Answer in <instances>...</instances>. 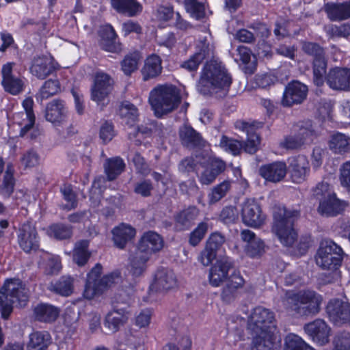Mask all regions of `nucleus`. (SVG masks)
<instances>
[{
  "instance_id": "1",
  "label": "nucleus",
  "mask_w": 350,
  "mask_h": 350,
  "mask_svg": "<svg viewBox=\"0 0 350 350\" xmlns=\"http://www.w3.org/2000/svg\"><path fill=\"white\" fill-rule=\"evenodd\" d=\"M232 83V77L217 59L207 62L201 72L198 90L204 95L225 96Z\"/></svg>"
},
{
  "instance_id": "2",
  "label": "nucleus",
  "mask_w": 350,
  "mask_h": 350,
  "mask_svg": "<svg viewBox=\"0 0 350 350\" xmlns=\"http://www.w3.org/2000/svg\"><path fill=\"white\" fill-rule=\"evenodd\" d=\"M282 306L286 312L296 317L314 315L320 310L322 297L314 291L298 293L288 291L282 299Z\"/></svg>"
},
{
  "instance_id": "3",
  "label": "nucleus",
  "mask_w": 350,
  "mask_h": 350,
  "mask_svg": "<svg viewBox=\"0 0 350 350\" xmlns=\"http://www.w3.org/2000/svg\"><path fill=\"white\" fill-rule=\"evenodd\" d=\"M234 126L236 129L247 134V139L244 146L238 140L222 136L219 142V146L224 150L233 155L239 154L242 149L250 154L255 153L258 150L260 144V138L256 133V131L262 126V123L237 120L234 123Z\"/></svg>"
},
{
  "instance_id": "4",
  "label": "nucleus",
  "mask_w": 350,
  "mask_h": 350,
  "mask_svg": "<svg viewBox=\"0 0 350 350\" xmlns=\"http://www.w3.org/2000/svg\"><path fill=\"white\" fill-rule=\"evenodd\" d=\"M148 101L155 115L161 117L177 108L180 102V92L174 85H158L150 91Z\"/></svg>"
},
{
  "instance_id": "5",
  "label": "nucleus",
  "mask_w": 350,
  "mask_h": 350,
  "mask_svg": "<svg viewBox=\"0 0 350 350\" xmlns=\"http://www.w3.org/2000/svg\"><path fill=\"white\" fill-rule=\"evenodd\" d=\"M299 216L297 211L286 209L284 206H278L274 210L272 230L283 245L291 246L296 240L297 232L293 224Z\"/></svg>"
},
{
  "instance_id": "6",
  "label": "nucleus",
  "mask_w": 350,
  "mask_h": 350,
  "mask_svg": "<svg viewBox=\"0 0 350 350\" xmlns=\"http://www.w3.org/2000/svg\"><path fill=\"white\" fill-rule=\"evenodd\" d=\"M28 301L27 291L19 279L7 280L0 290V312L6 319L12 312L14 304L21 307Z\"/></svg>"
},
{
  "instance_id": "7",
  "label": "nucleus",
  "mask_w": 350,
  "mask_h": 350,
  "mask_svg": "<svg viewBox=\"0 0 350 350\" xmlns=\"http://www.w3.org/2000/svg\"><path fill=\"white\" fill-rule=\"evenodd\" d=\"M102 267L100 264L96 265L88 274L87 281L83 291V297L87 299H92L101 295L107 288L120 280L118 272L111 273L100 278Z\"/></svg>"
},
{
  "instance_id": "8",
  "label": "nucleus",
  "mask_w": 350,
  "mask_h": 350,
  "mask_svg": "<svg viewBox=\"0 0 350 350\" xmlns=\"http://www.w3.org/2000/svg\"><path fill=\"white\" fill-rule=\"evenodd\" d=\"M342 250L331 240L321 243L315 260L317 265L323 269L336 270L341 264Z\"/></svg>"
},
{
  "instance_id": "9",
  "label": "nucleus",
  "mask_w": 350,
  "mask_h": 350,
  "mask_svg": "<svg viewBox=\"0 0 350 350\" xmlns=\"http://www.w3.org/2000/svg\"><path fill=\"white\" fill-rule=\"evenodd\" d=\"M247 329L251 332L276 329L274 312L263 306H256L252 308L247 315Z\"/></svg>"
},
{
  "instance_id": "10",
  "label": "nucleus",
  "mask_w": 350,
  "mask_h": 350,
  "mask_svg": "<svg viewBox=\"0 0 350 350\" xmlns=\"http://www.w3.org/2000/svg\"><path fill=\"white\" fill-rule=\"evenodd\" d=\"M294 131L295 132L294 135H289L281 142L282 147L286 149L298 148L304 144L311 143L317 136L310 121L297 124Z\"/></svg>"
},
{
  "instance_id": "11",
  "label": "nucleus",
  "mask_w": 350,
  "mask_h": 350,
  "mask_svg": "<svg viewBox=\"0 0 350 350\" xmlns=\"http://www.w3.org/2000/svg\"><path fill=\"white\" fill-rule=\"evenodd\" d=\"M302 48L306 53L314 56V82L317 85L321 86L324 82L327 66L323 49L318 44L312 42L304 43Z\"/></svg>"
},
{
  "instance_id": "12",
  "label": "nucleus",
  "mask_w": 350,
  "mask_h": 350,
  "mask_svg": "<svg viewBox=\"0 0 350 350\" xmlns=\"http://www.w3.org/2000/svg\"><path fill=\"white\" fill-rule=\"evenodd\" d=\"M241 218L243 223L251 228H259L265 221L260 204L254 199H247L241 204Z\"/></svg>"
},
{
  "instance_id": "13",
  "label": "nucleus",
  "mask_w": 350,
  "mask_h": 350,
  "mask_svg": "<svg viewBox=\"0 0 350 350\" xmlns=\"http://www.w3.org/2000/svg\"><path fill=\"white\" fill-rule=\"evenodd\" d=\"M251 333L252 350H275L280 346L281 338L277 329Z\"/></svg>"
},
{
  "instance_id": "14",
  "label": "nucleus",
  "mask_w": 350,
  "mask_h": 350,
  "mask_svg": "<svg viewBox=\"0 0 350 350\" xmlns=\"http://www.w3.org/2000/svg\"><path fill=\"white\" fill-rule=\"evenodd\" d=\"M211 38L208 33L200 38L196 52L188 60L182 64V67L189 71L196 70L204 59L211 57L213 46L211 44Z\"/></svg>"
},
{
  "instance_id": "15",
  "label": "nucleus",
  "mask_w": 350,
  "mask_h": 350,
  "mask_svg": "<svg viewBox=\"0 0 350 350\" xmlns=\"http://www.w3.org/2000/svg\"><path fill=\"white\" fill-rule=\"evenodd\" d=\"M44 117L55 127H62L68 122L69 110L64 100L55 99L47 104Z\"/></svg>"
},
{
  "instance_id": "16",
  "label": "nucleus",
  "mask_w": 350,
  "mask_h": 350,
  "mask_svg": "<svg viewBox=\"0 0 350 350\" xmlns=\"http://www.w3.org/2000/svg\"><path fill=\"white\" fill-rule=\"evenodd\" d=\"M113 83V79L109 75L101 71L97 72L92 88V100L98 105H103L107 100Z\"/></svg>"
},
{
  "instance_id": "17",
  "label": "nucleus",
  "mask_w": 350,
  "mask_h": 350,
  "mask_svg": "<svg viewBox=\"0 0 350 350\" xmlns=\"http://www.w3.org/2000/svg\"><path fill=\"white\" fill-rule=\"evenodd\" d=\"M23 111L15 113L13 122L21 128V136H25L33 128L35 116L33 111V100L31 98H25L22 103Z\"/></svg>"
},
{
  "instance_id": "18",
  "label": "nucleus",
  "mask_w": 350,
  "mask_h": 350,
  "mask_svg": "<svg viewBox=\"0 0 350 350\" xmlns=\"http://www.w3.org/2000/svg\"><path fill=\"white\" fill-rule=\"evenodd\" d=\"M304 329L313 342L320 345H325L329 340L331 329L322 319H318L306 324Z\"/></svg>"
},
{
  "instance_id": "19",
  "label": "nucleus",
  "mask_w": 350,
  "mask_h": 350,
  "mask_svg": "<svg viewBox=\"0 0 350 350\" xmlns=\"http://www.w3.org/2000/svg\"><path fill=\"white\" fill-rule=\"evenodd\" d=\"M18 242L25 252L36 250L39 247V238L35 226L30 222L25 223L18 233Z\"/></svg>"
},
{
  "instance_id": "20",
  "label": "nucleus",
  "mask_w": 350,
  "mask_h": 350,
  "mask_svg": "<svg viewBox=\"0 0 350 350\" xmlns=\"http://www.w3.org/2000/svg\"><path fill=\"white\" fill-rule=\"evenodd\" d=\"M288 170L291 178L293 183H301L308 176L310 167L307 157L304 155H298L288 159Z\"/></svg>"
},
{
  "instance_id": "21",
  "label": "nucleus",
  "mask_w": 350,
  "mask_h": 350,
  "mask_svg": "<svg viewBox=\"0 0 350 350\" xmlns=\"http://www.w3.org/2000/svg\"><path fill=\"white\" fill-rule=\"evenodd\" d=\"M177 286V280L171 270L162 269L157 271L153 283L150 286L149 293H165Z\"/></svg>"
},
{
  "instance_id": "22",
  "label": "nucleus",
  "mask_w": 350,
  "mask_h": 350,
  "mask_svg": "<svg viewBox=\"0 0 350 350\" xmlns=\"http://www.w3.org/2000/svg\"><path fill=\"white\" fill-rule=\"evenodd\" d=\"M307 92L306 85L299 81H293L286 87L282 103L286 107L301 103L306 98Z\"/></svg>"
},
{
  "instance_id": "23",
  "label": "nucleus",
  "mask_w": 350,
  "mask_h": 350,
  "mask_svg": "<svg viewBox=\"0 0 350 350\" xmlns=\"http://www.w3.org/2000/svg\"><path fill=\"white\" fill-rule=\"evenodd\" d=\"M329 319L334 323H350V304L339 299L330 300L326 308Z\"/></svg>"
},
{
  "instance_id": "24",
  "label": "nucleus",
  "mask_w": 350,
  "mask_h": 350,
  "mask_svg": "<svg viewBox=\"0 0 350 350\" xmlns=\"http://www.w3.org/2000/svg\"><path fill=\"white\" fill-rule=\"evenodd\" d=\"M232 267L230 260L224 256L217 259L215 265L211 268L208 275V281L211 286L217 287L226 279L230 269Z\"/></svg>"
},
{
  "instance_id": "25",
  "label": "nucleus",
  "mask_w": 350,
  "mask_h": 350,
  "mask_svg": "<svg viewBox=\"0 0 350 350\" xmlns=\"http://www.w3.org/2000/svg\"><path fill=\"white\" fill-rule=\"evenodd\" d=\"M163 247V240L160 234L153 231H148L142 236L137 250L150 257L152 254L160 251Z\"/></svg>"
},
{
  "instance_id": "26",
  "label": "nucleus",
  "mask_w": 350,
  "mask_h": 350,
  "mask_svg": "<svg viewBox=\"0 0 350 350\" xmlns=\"http://www.w3.org/2000/svg\"><path fill=\"white\" fill-rule=\"evenodd\" d=\"M202 170L198 174V179L202 185H210L215 181L217 176L221 174L226 167L225 163L221 160L213 158L209 159L205 165H202Z\"/></svg>"
},
{
  "instance_id": "27",
  "label": "nucleus",
  "mask_w": 350,
  "mask_h": 350,
  "mask_svg": "<svg viewBox=\"0 0 350 350\" xmlns=\"http://www.w3.org/2000/svg\"><path fill=\"white\" fill-rule=\"evenodd\" d=\"M13 66L14 64L10 62L3 66L1 84L6 92L16 95L23 91L24 82L21 78L12 75Z\"/></svg>"
},
{
  "instance_id": "28",
  "label": "nucleus",
  "mask_w": 350,
  "mask_h": 350,
  "mask_svg": "<svg viewBox=\"0 0 350 350\" xmlns=\"http://www.w3.org/2000/svg\"><path fill=\"white\" fill-rule=\"evenodd\" d=\"M57 64L50 55L35 57L30 67L31 74L39 79H44L57 69Z\"/></svg>"
},
{
  "instance_id": "29",
  "label": "nucleus",
  "mask_w": 350,
  "mask_h": 350,
  "mask_svg": "<svg viewBox=\"0 0 350 350\" xmlns=\"http://www.w3.org/2000/svg\"><path fill=\"white\" fill-rule=\"evenodd\" d=\"M348 204L336 197V193L319 201L318 213L325 217L336 216L342 211Z\"/></svg>"
},
{
  "instance_id": "30",
  "label": "nucleus",
  "mask_w": 350,
  "mask_h": 350,
  "mask_svg": "<svg viewBox=\"0 0 350 350\" xmlns=\"http://www.w3.org/2000/svg\"><path fill=\"white\" fill-rule=\"evenodd\" d=\"M241 239L247 244L245 251L252 258L260 256L265 252V243L262 239L250 230L245 229L241 232Z\"/></svg>"
},
{
  "instance_id": "31",
  "label": "nucleus",
  "mask_w": 350,
  "mask_h": 350,
  "mask_svg": "<svg viewBox=\"0 0 350 350\" xmlns=\"http://www.w3.org/2000/svg\"><path fill=\"white\" fill-rule=\"evenodd\" d=\"M111 234L114 245L120 249H123L126 243L135 237L136 230L131 225L122 223L113 228Z\"/></svg>"
},
{
  "instance_id": "32",
  "label": "nucleus",
  "mask_w": 350,
  "mask_h": 350,
  "mask_svg": "<svg viewBox=\"0 0 350 350\" xmlns=\"http://www.w3.org/2000/svg\"><path fill=\"white\" fill-rule=\"evenodd\" d=\"M286 165L283 162H274L265 165L260 168V174L268 181L277 183L286 176Z\"/></svg>"
},
{
  "instance_id": "33",
  "label": "nucleus",
  "mask_w": 350,
  "mask_h": 350,
  "mask_svg": "<svg viewBox=\"0 0 350 350\" xmlns=\"http://www.w3.org/2000/svg\"><path fill=\"white\" fill-rule=\"evenodd\" d=\"M129 316L128 311L124 308L114 309L107 314L104 325L110 332L114 333L126 323Z\"/></svg>"
},
{
  "instance_id": "34",
  "label": "nucleus",
  "mask_w": 350,
  "mask_h": 350,
  "mask_svg": "<svg viewBox=\"0 0 350 350\" xmlns=\"http://www.w3.org/2000/svg\"><path fill=\"white\" fill-rule=\"evenodd\" d=\"M244 280L239 272H234L228 278L221 293V298L226 302L233 301L237 296V290L244 284Z\"/></svg>"
},
{
  "instance_id": "35",
  "label": "nucleus",
  "mask_w": 350,
  "mask_h": 350,
  "mask_svg": "<svg viewBox=\"0 0 350 350\" xmlns=\"http://www.w3.org/2000/svg\"><path fill=\"white\" fill-rule=\"evenodd\" d=\"M161 59L157 55L148 56L144 62L141 72L144 81L154 79L161 75L162 72Z\"/></svg>"
},
{
  "instance_id": "36",
  "label": "nucleus",
  "mask_w": 350,
  "mask_h": 350,
  "mask_svg": "<svg viewBox=\"0 0 350 350\" xmlns=\"http://www.w3.org/2000/svg\"><path fill=\"white\" fill-rule=\"evenodd\" d=\"M325 11L332 21H341L350 17V1L341 3H327Z\"/></svg>"
},
{
  "instance_id": "37",
  "label": "nucleus",
  "mask_w": 350,
  "mask_h": 350,
  "mask_svg": "<svg viewBox=\"0 0 350 350\" xmlns=\"http://www.w3.org/2000/svg\"><path fill=\"white\" fill-rule=\"evenodd\" d=\"M111 6L118 12L133 16L142 10V5L136 0H111Z\"/></svg>"
},
{
  "instance_id": "38",
  "label": "nucleus",
  "mask_w": 350,
  "mask_h": 350,
  "mask_svg": "<svg viewBox=\"0 0 350 350\" xmlns=\"http://www.w3.org/2000/svg\"><path fill=\"white\" fill-rule=\"evenodd\" d=\"M150 257L136 250L131 257L129 273L134 278L142 276L147 269V262Z\"/></svg>"
},
{
  "instance_id": "39",
  "label": "nucleus",
  "mask_w": 350,
  "mask_h": 350,
  "mask_svg": "<svg viewBox=\"0 0 350 350\" xmlns=\"http://www.w3.org/2000/svg\"><path fill=\"white\" fill-rule=\"evenodd\" d=\"M345 68L335 67L329 70L326 81L330 88L345 91Z\"/></svg>"
},
{
  "instance_id": "40",
  "label": "nucleus",
  "mask_w": 350,
  "mask_h": 350,
  "mask_svg": "<svg viewBox=\"0 0 350 350\" xmlns=\"http://www.w3.org/2000/svg\"><path fill=\"white\" fill-rule=\"evenodd\" d=\"M51 343V336L47 332H35L29 335L27 350H45Z\"/></svg>"
},
{
  "instance_id": "41",
  "label": "nucleus",
  "mask_w": 350,
  "mask_h": 350,
  "mask_svg": "<svg viewBox=\"0 0 350 350\" xmlns=\"http://www.w3.org/2000/svg\"><path fill=\"white\" fill-rule=\"evenodd\" d=\"M40 267L44 269L47 274L58 273L62 269L60 258L57 256L52 255L48 252H42L40 255Z\"/></svg>"
},
{
  "instance_id": "42",
  "label": "nucleus",
  "mask_w": 350,
  "mask_h": 350,
  "mask_svg": "<svg viewBox=\"0 0 350 350\" xmlns=\"http://www.w3.org/2000/svg\"><path fill=\"white\" fill-rule=\"evenodd\" d=\"M33 314L36 319L43 322H51L59 314L58 310L51 305L41 304L35 307Z\"/></svg>"
},
{
  "instance_id": "43",
  "label": "nucleus",
  "mask_w": 350,
  "mask_h": 350,
  "mask_svg": "<svg viewBox=\"0 0 350 350\" xmlns=\"http://www.w3.org/2000/svg\"><path fill=\"white\" fill-rule=\"evenodd\" d=\"M329 146L335 153L347 152L350 150V137L341 133L333 134Z\"/></svg>"
},
{
  "instance_id": "44",
  "label": "nucleus",
  "mask_w": 350,
  "mask_h": 350,
  "mask_svg": "<svg viewBox=\"0 0 350 350\" xmlns=\"http://www.w3.org/2000/svg\"><path fill=\"white\" fill-rule=\"evenodd\" d=\"M237 53L240 61L244 65L243 70L246 74H252L256 68V58L252 55L250 50L243 46L237 48Z\"/></svg>"
},
{
  "instance_id": "45",
  "label": "nucleus",
  "mask_w": 350,
  "mask_h": 350,
  "mask_svg": "<svg viewBox=\"0 0 350 350\" xmlns=\"http://www.w3.org/2000/svg\"><path fill=\"white\" fill-rule=\"evenodd\" d=\"M104 167L108 180H113L124 171L125 163L121 158L114 157L107 159Z\"/></svg>"
},
{
  "instance_id": "46",
  "label": "nucleus",
  "mask_w": 350,
  "mask_h": 350,
  "mask_svg": "<svg viewBox=\"0 0 350 350\" xmlns=\"http://www.w3.org/2000/svg\"><path fill=\"white\" fill-rule=\"evenodd\" d=\"M198 213V209L195 206H191L180 211L175 217L177 228L183 230L189 226L191 223L197 218Z\"/></svg>"
},
{
  "instance_id": "47",
  "label": "nucleus",
  "mask_w": 350,
  "mask_h": 350,
  "mask_svg": "<svg viewBox=\"0 0 350 350\" xmlns=\"http://www.w3.org/2000/svg\"><path fill=\"white\" fill-rule=\"evenodd\" d=\"M88 246L89 242L86 240L80 241L75 245L72 258L79 266L85 265L90 257Z\"/></svg>"
},
{
  "instance_id": "48",
  "label": "nucleus",
  "mask_w": 350,
  "mask_h": 350,
  "mask_svg": "<svg viewBox=\"0 0 350 350\" xmlns=\"http://www.w3.org/2000/svg\"><path fill=\"white\" fill-rule=\"evenodd\" d=\"M120 115L126 124L132 126L137 120L138 110L129 101H124L120 107Z\"/></svg>"
},
{
  "instance_id": "49",
  "label": "nucleus",
  "mask_w": 350,
  "mask_h": 350,
  "mask_svg": "<svg viewBox=\"0 0 350 350\" xmlns=\"http://www.w3.org/2000/svg\"><path fill=\"white\" fill-rule=\"evenodd\" d=\"M101 36L102 41L100 44L104 50L109 52L116 50V45L115 44L116 33L111 25H106L103 27Z\"/></svg>"
},
{
  "instance_id": "50",
  "label": "nucleus",
  "mask_w": 350,
  "mask_h": 350,
  "mask_svg": "<svg viewBox=\"0 0 350 350\" xmlns=\"http://www.w3.org/2000/svg\"><path fill=\"white\" fill-rule=\"evenodd\" d=\"M230 187L231 182L230 180H224L214 187L208 194L209 203L213 204L219 201L226 195Z\"/></svg>"
},
{
  "instance_id": "51",
  "label": "nucleus",
  "mask_w": 350,
  "mask_h": 350,
  "mask_svg": "<svg viewBox=\"0 0 350 350\" xmlns=\"http://www.w3.org/2000/svg\"><path fill=\"white\" fill-rule=\"evenodd\" d=\"M185 7L186 11L193 18L198 20L205 16L204 4L197 0H185Z\"/></svg>"
},
{
  "instance_id": "52",
  "label": "nucleus",
  "mask_w": 350,
  "mask_h": 350,
  "mask_svg": "<svg viewBox=\"0 0 350 350\" xmlns=\"http://www.w3.org/2000/svg\"><path fill=\"white\" fill-rule=\"evenodd\" d=\"M73 278L63 276L53 285V290L62 296H69L73 292Z\"/></svg>"
},
{
  "instance_id": "53",
  "label": "nucleus",
  "mask_w": 350,
  "mask_h": 350,
  "mask_svg": "<svg viewBox=\"0 0 350 350\" xmlns=\"http://www.w3.org/2000/svg\"><path fill=\"white\" fill-rule=\"evenodd\" d=\"M47 234L57 239H68L72 235L71 228L64 224H53L46 230Z\"/></svg>"
},
{
  "instance_id": "54",
  "label": "nucleus",
  "mask_w": 350,
  "mask_h": 350,
  "mask_svg": "<svg viewBox=\"0 0 350 350\" xmlns=\"http://www.w3.org/2000/svg\"><path fill=\"white\" fill-rule=\"evenodd\" d=\"M180 136L187 146H195L200 144L201 137L199 133L190 126H184L180 131Z\"/></svg>"
},
{
  "instance_id": "55",
  "label": "nucleus",
  "mask_w": 350,
  "mask_h": 350,
  "mask_svg": "<svg viewBox=\"0 0 350 350\" xmlns=\"http://www.w3.org/2000/svg\"><path fill=\"white\" fill-rule=\"evenodd\" d=\"M309 346L300 336L288 334L284 339V350H301Z\"/></svg>"
},
{
  "instance_id": "56",
  "label": "nucleus",
  "mask_w": 350,
  "mask_h": 350,
  "mask_svg": "<svg viewBox=\"0 0 350 350\" xmlns=\"http://www.w3.org/2000/svg\"><path fill=\"white\" fill-rule=\"evenodd\" d=\"M334 193L330 185L325 180L319 183L313 189V196L318 201Z\"/></svg>"
},
{
  "instance_id": "57",
  "label": "nucleus",
  "mask_w": 350,
  "mask_h": 350,
  "mask_svg": "<svg viewBox=\"0 0 350 350\" xmlns=\"http://www.w3.org/2000/svg\"><path fill=\"white\" fill-rule=\"evenodd\" d=\"M60 90L59 83L57 80L46 81L40 90V96L42 99H46L49 97L57 94Z\"/></svg>"
},
{
  "instance_id": "58",
  "label": "nucleus",
  "mask_w": 350,
  "mask_h": 350,
  "mask_svg": "<svg viewBox=\"0 0 350 350\" xmlns=\"http://www.w3.org/2000/svg\"><path fill=\"white\" fill-rule=\"evenodd\" d=\"M208 230V225L205 222L200 223L198 226L191 233L189 237V243L193 245H197L204 238Z\"/></svg>"
},
{
  "instance_id": "59",
  "label": "nucleus",
  "mask_w": 350,
  "mask_h": 350,
  "mask_svg": "<svg viewBox=\"0 0 350 350\" xmlns=\"http://www.w3.org/2000/svg\"><path fill=\"white\" fill-rule=\"evenodd\" d=\"M139 57L137 55H127L122 62V70L125 75H131L137 70Z\"/></svg>"
},
{
  "instance_id": "60",
  "label": "nucleus",
  "mask_w": 350,
  "mask_h": 350,
  "mask_svg": "<svg viewBox=\"0 0 350 350\" xmlns=\"http://www.w3.org/2000/svg\"><path fill=\"white\" fill-rule=\"evenodd\" d=\"M152 311L144 309L140 311L135 317V325L139 328H146L151 322Z\"/></svg>"
},
{
  "instance_id": "61",
  "label": "nucleus",
  "mask_w": 350,
  "mask_h": 350,
  "mask_svg": "<svg viewBox=\"0 0 350 350\" xmlns=\"http://www.w3.org/2000/svg\"><path fill=\"white\" fill-rule=\"evenodd\" d=\"M326 31L332 37H347L350 35V22L340 26H329L326 28Z\"/></svg>"
},
{
  "instance_id": "62",
  "label": "nucleus",
  "mask_w": 350,
  "mask_h": 350,
  "mask_svg": "<svg viewBox=\"0 0 350 350\" xmlns=\"http://www.w3.org/2000/svg\"><path fill=\"white\" fill-rule=\"evenodd\" d=\"M14 185V179L13 177V168L12 166L8 165L2 183L3 192L6 195H10L13 191Z\"/></svg>"
},
{
  "instance_id": "63",
  "label": "nucleus",
  "mask_w": 350,
  "mask_h": 350,
  "mask_svg": "<svg viewBox=\"0 0 350 350\" xmlns=\"http://www.w3.org/2000/svg\"><path fill=\"white\" fill-rule=\"evenodd\" d=\"M339 180L341 186L350 192V161H347L340 166Z\"/></svg>"
},
{
  "instance_id": "64",
  "label": "nucleus",
  "mask_w": 350,
  "mask_h": 350,
  "mask_svg": "<svg viewBox=\"0 0 350 350\" xmlns=\"http://www.w3.org/2000/svg\"><path fill=\"white\" fill-rule=\"evenodd\" d=\"M336 350H350V334L342 332L338 334L334 340Z\"/></svg>"
}]
</instances>
